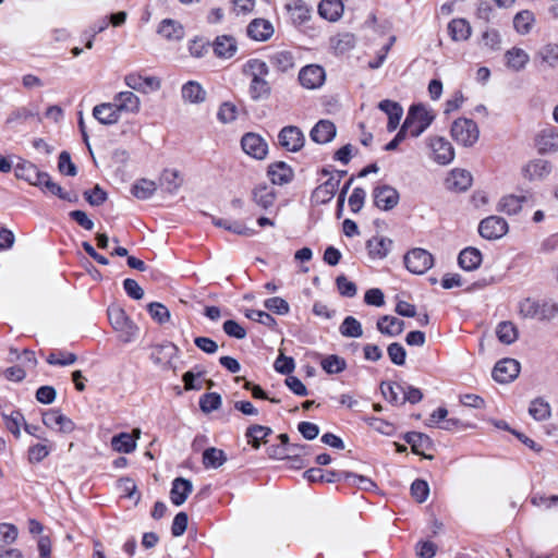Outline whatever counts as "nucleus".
<instances>
[{
    "mask_svg": "<svg viewBox=\"0 0 558 558\" xmlns=\"http://www.w3.org/2000/svg\"><path fill=\"white\" fill-rule=\"evenodd\" d=\"M242 73L250 78L248 94L252 100L267 99L271 95V85L267 81L269 65L257 58L248 59Z\"/></svg>",
    "mask_w": 558,
    "mask_h": 558,
    "instance_id": "f257e3e1",
    "label": "nucleus"
},
{
    "mask_svg": "<svg viewBox=\"0 0 558 558\" xmlns=\"http://www.w3.org/2000/svg\"><path fill=\"white\" fill-rule=\"evenodd\" d=\"M109 322L118 335V339L123 343L134 341L137 336V325L131 320L125 310L119 304H112L108 307Z\"/></svg>",
    "mask_w": 558,
    "mask_h": 558,
    "instance_id": "f03ea898",
    "label": "nucleus"
},
{
    "mask_svg": "<svg viewBox=\"0 0 558 558\" xmlns=\"http://www.w3.org/2000/svg\"><path fill=\"white\" fill-rule=\"evenodd\" d=\"M519 313L523 318L551 320L558 314V304L551 300L526 298L519 303Z\"/></svg>",
    "mask_w": 558,
    "mask_h": 558,
    "instance_id": "7ed1b4c3",
    "label": "nucleus"
},
{
    "mask_svg": "<svg viewBox=\"0 0 558 558\" xmlns=\"http://www.w3.org/2000/svg\"><path fill=\"white\" fill-rule=\"evenodd\" d=\"M434 118L424 106L416 105L410 108L403 125L410 136L417 137L432 124Z\"/></svg>",
    "mask_w": 558,
    "mask_h": 558,
    "instance_id": "20e7f679",
    "label": "nucleus"
},
{
    "mask_svg": "<svg viewBox=\"0 0 558 558\" xmlns=\"http://www.w3.org/2000/svg\"><path fill=\"white\" fill-rule=\"evenodd\" d=\"M452 138L465 147L473 146L480 136L477 124L466 118H459L453 121L450 130Z\"/></svg>",
    "mask_w": 558,
    "mask_h": 558,
    "instance_id": "39448f33",
    "label": "nucleus"
},
{
    "mask_svg": "<svg viewBox=\"0 0 558 558\" xmlns=\"http://www.w3.org/2000/svg\"><path fill=\"white\" fill-rule=\"evenodd\" d=\"M434 264L433 255L424 248H413L404 255V265L416 275L425 274Z\"/></svg>",
    "mask_w": 558,
    "mask_h": 558,
    "instance_id": "423d86ee",
    "label": "nucleus"
},
{
    "mask_svg": "<svg viewBox=\"0 0 558 558\" xmlns=\"http://www.w3.org/2000/svg\"><path fill=\"white\" fill-rule=\"evenodd\" d=\"M269 64L278 74L292 72L296 66V52L292 49H278L267 57Z\"/></svg>",
    "mask_w": 558,
    "mask_h": 558,
    "instance_id": "0eeeda50",
    "label": "nucleus"
},
{
    "mask_svg": "<svg viewBox=\"0 0 558 558\" xmlns=\"http://www.w3.org/2000/svg\"><path fill=\"white\" fill-rule=\"evenodd\" d=\"M508 222L499 216H489L478 225V233L486 240H498L508 232Z\"/></svg>",
    "mask_w": 558,
    "mask_h": 558,
    "instance_id": "6e6552de",
    "label": "nucleus"
},
{
    "mask_svg": "<svg viewBox=\"0 0 558 558\" xmlns=\"http://www.w3.org/2000/svg\"><path fill=\"white\" fill-rule=\"evenodd\" d=\"M43 423L50 429L58 430L60 433L69 434L74 430V422L61 413L60 410L50 409L43 413Z\"/></svg>",
    "mask_w": 558,
    "mask_h": 558,
    "instance_id": "1a4fd4ad",
    "label": "nucleus"
},
{
    "mask_svg": "<svg viewBox=\"0 0 558 558\" xmlns=\"http://www.w3.org/2000/svg\"><path fill=\"white\" fill-rule=\"evenodd\" d=\"M325 78V70L318 64L305 65L299 72V82L307 89H316L320 87L324 84Z\"/></svg>",
    "mask_w": 558,
    "mask_h": 558,
    "instance_id": "9d476101",
    "label": "nucleus"
},
{
    "mask_svg": "<svg viewBox=\"0 0 558 558\" xmlns=\"http://www.w3.org/2000/svg\"><path fill=\"white\" fill-rule=\"evenodd\" d=\"M520 373V363L514 359H504L496 363L493 369V378L500 384L514 380Z\"/></svg>",
    "mask_w": 558,
    "mask_h": 558,
    "instance_id": "9b49d317",
    "label": "nucleus"
},
{
    "mask_svg": "<svg viewBox=\"0 0 558 558\" xmlns=\"http://www.w3.org/2000/svg\"><path fill=\"white\" fill-rule=\"evenodd\" d=\"M433 159L439 165H448L454 158V149L449 141L441 136L429 138Z\"/></svg>",
    "mask_w": 558,
    "mask_h": 558,
    "instance_id": "f8f14e48",
    "label": "nucleus"
},
{
    "mask_svg": "<svg viewBox=\"0 0 558 558\" xmlns=\"http://www.w3.org/2000/svg\"><path fill=\"white\" fill-rule=\"evenodd\" d=\"M278 141L288 151H299L304 145L305 137L298 126L289 125L279 132Z\"/></svg>",
    "mask_w": 558,
    "mask_h": 558,
    "instance_id": "ddd939ff",
    "label": "nucleus"
},
{
    "mask_svg": "<svg viewBox=\"0 0 558 558\" xmlns=\"http://www.w3.org/2000/svg\"><path fill=\"white\" fill-rule=\"evenodd\" d=\"M374 204L381 210H390L399 203L398 191L390 185L376 186L373 191Z\"/></svg>",
    "mask_w": 558,
    "mask_h": 558,
    "instance_id": "4468645a",
    "label": "nucleus"
},
{
    "mask_svg": "<svg viewBox=\"0 0 558 558\" xmlns=\"http://www.w3.org/2000/svg\"><path fill=\"white\" fill-rule=\"evenodd\" d=\"M289 19L295 27L306 24L312 17V7L304 0H291L286 4Z\"/></svg>",
    "mask_w": 558,
    "mask_h": 558,
    "instance_id": "2eb2a0df",
    "label": "nucleus"
},
{
    "mask_svg": "<svg viewBox=\"0 0 558 558\" xmlns=\"http://www.w3.org/2000/svg\"><path fill=\"white\" fill-rule=\"evenodd\" d=\"M534 144L538 154H554L558 151V132L554 128H546L536 134Z\"/></svg>",
    "mask_w": 558,
    "mask_h": 558,
    "instance_id": "dca6fc26",
    "label": "nucleus"
},
{
    "mask_svg": "<svg viewBox=\"0 0 558 558\" xmlns=\"http://www.w3.org/2000/svg\"><path fill=\"white\" fill-rule=\"evenodd\" d=\"M242 149L255 159H263L268 151V145L264 138L255 133H246L241 140Z\"/></svg>",
    "mask_w": 558,
    "mask_h": 558,
    "instance_id": "f3484780",
    "label": "nucleus"
},
{
    "mask_svg": "<svg viewBox=\"0 0 558 558\" xmlns=\"http://www.w3.org/2000/svg\"><path fill=\"white\" fill-rule=\"evenodd\" d=\"M534 62L543 69H555L558 66V44L547 43L534 54Z\"/></svg>",
    "mask_w": 558,
    "mask_h": 558,
    "instance_id": "a211bd4d",
    "label": "nucleus"
},
{
    "mask_svg": "<svg viewBox=\"0 0 558 558\" xmlns=\"http://www.w3.org/2000/svg\"><path fill=\"white\" fill-rule=\"evenodd\" d=\"M551 169V163L548 160L537 158L524 165L522 173L530 181L543 180L550 174Z\"/></svg>",
    "mask_w": 558,
    "mask_h": 558,
    "instance_id": "6ab92c4d",
    "label": "nucleus"
},
{
    "mask_svg": "<svg viewBox=\"0 0 558 558\" xmlns=\"http://www.w3.org/2000/svg\"><path fill=\"white\" fill-rule=\"evenodd\" d=\"M274 26L266 19H254L246 27L247 36L255 41H266L274 35Z\"/></svg>",
    "mask_w": 558,
    "mask_h": 558,
    "instance_id": "aec40b11",
    "label": "nucleus"
},
{
    "mask_svg": "<svg viewBox=\"0 0 558 558\" xmlns=\"http://www.w3.org/2000/svg\"><path fill=\"white\" fill-rule=\"evenodd\" d=\"M93 117L104 125H112L121 119L113 100L110 102H101L93 108Z\"/></svg>",
    "mask_w": 558,
    "mask_h": 558,
    "instance_id": "412c9836",
    "label": "nucleus"
},
{
    "mask_svg": "<svg viewBox=\"0 0 558 558\" xmlns=\"http://www.w3.org/2000/svg\"><path fill=\"white\" fill-rule=\"evenodd\" d=\"M446 187L453 192H464L472 185V175L463 169H453L446 179Z\"/></svg>",
    "mask_w": 558,
    "mask_h": 558,
    "instance_id": "4be33fe9",
    "label": "nucleus"
},
{
    "mask_svg": "<svg viewBox=\"0 0 558 558\" xmlns=\"http://www.w3.org/2000/svg\"><path fill=\"white\" fill-rule=\"evenodd\" d=\"M378 108L388 117L387 130L389 132L395 131L403 114L401 105L397 101L385 99L378 104Z\"/></svg>",
    "mask_w": 558,
    "mask_h": 558,
    "instance_id": "5701e85b",
    "label": "nucleus"
},
{
    "mask_svg": "<svg viewBox=\"0 0 558 558\" xmlns=\"http://www.w3.org/2000/svg\"><path fill=\"white\" fill-rule=\"evenodd\" d=\"M336 133V125L331 121L320 120L314 125L310 136L315 143L326 144L333 140Z\"/></svg>",
    "mask_w": 558,
    "mask_h": 558,
    "instance_id": "b1692460",
    "label": "nucleus"
},
{
    "mask_svg": "<svg viewBox=\"0 0 558 558\" xmlns=\"http://www.w3.org/2000/svg\"><path fill=\"white\" fill-rule=\"evenodd\" d=\"M119 113L136 112L140 108V98L131 90L120 92L113 97Z\"/></svg>",
    "mask_w": 558,
    "mask_h": 558,
    "instance_id": "393cba45",
    "label": "nucleus"
},
{
    "mask_svg": "<svg viewBox=\"0 0 558 558\" xmlns=\"http://www.w3.org/2000/svg\"><path fill=\"white\" fill-rule=\"evenodd\" d=\"M404 440L411 446L412 451L415 454L423 456L424 458L430 459V456L425 454V450H430L433 447L432 439L422 433L410 432L404 435Z\"/></svg>",
    "mask_w": 558,
    "mask_h": 558,
    "instance_id": "a878e982",
    "label": "nucleus"
},
{
    "mask_svg": "<svg viewBox=\"0 0 558 558\" xmlns=\"http://www.w3.org/2000/svg\"><path fill=\"white\" fill-rule=\"evenodd\" d=\"M392 246V241L385 236H373L366 242V248L372 259L385 258Z\"/></svg>",
    "mask_w": 558,
    "mask_h": 558,
    "instance_id": "bb28decb",
    "label": "nucleus"
},
{
    "mask_svg": "<svg viewBox=\"0 0 558 558\" xmlns=\"http://www.w3.org/2000/svg\"><path fill=\"white\" fill-rule=\"evenodd\" d=\"M252 199L262 209L272 207L276 201V191L272 186L259 184L252 191Z\"/></svg>",
    "mask_w": 558,
    "mask_h": 558,
    "instance_id": "cd10ccee",
    "label": "nucleus"
},
{
    "mask_svg": "<svg viewBox=\"0 0 558 558\" xmlns=\"http://www.w3.org/2000/svg\"><path fill=\"white\" fill-rule=\"evenodd\" d=\"M505 60L508 69L520 72L525 69L530 61V56L522 48L512 47L505 52Z\"/></svg>",
    "mask_w": 558,
    "mask_h": 558,
    "instance_id": "c85d7f7f",
    "label": "nucleus"
},
{
    "mask_svg": "<svg viewBox=\"0 0 558 558\" xmlns=\"http://www.w3.org/2000/svg\"><path fill=\"white\" fill-rule=\"evenodd\" d=\"M44 173L45 172L39 171V169L29 161H23L15 167V177L35 186L40 185L41 175H44Z\"/></svg>",
    "mask_w": 558,
    "mask_h": 558,
    "instance_id": "c756f323",
    "label": "nucleus"
},
{
    "mask_svg": "<svg viewBox=\"0 0 558 558\" xmlns=\"http://www.w3.org/2000/svg\"><path fill=\"white\" fill-rule=\"evenodd\" d=\"M179 349L171 342H165L151 348L150 359L155 364H168L178 354Z\"/></svg>",
    "mask_w": 558,
    "mask_h": 558,
    "instance_id": "7c9ffc66",
    "label": "nucleus"
},
{
    "mask_svg": "<svg viewBox=\"0 0 558 558\" xmlns=\"http://www.w3.org/2000/svg\"><path fill=\"white\" fill-rule=\"evenodd\" d=\"M339 190V186L337 185V180L328 179L319 184L312 193V201L316 204H327L330 202L337 191Z\"/></svg>",
    "mask_w": 558,
    "mask_h": 558,
    "instance_id": "2f4dec72",
    "label": "nucleus"
},
{
    "mask_svg": "<svg viewBox=\"0 0 558 558\" xmlns=\"http://www.w3.org/2000/svg\"><path fill=\"white\" fill-rule=\"evenodd\" d=\"M181 96L185 102L202 104L206 100L207 93L196 81H189L182 85Z\"/></svg>",
    "mask_w": 558,
    "mask_h": 558,
    "instance_id": "473e14b6",
    "label": "nucleus"
},
{
    "mask_svg": "<svg viewBox=\"0 0 558 558\" xmlns=\"http://www.w3.org/2000/svg\"><path fill=\"white\" fill-rule=\"evenodd\" d=\"M193 486L191 481L177 477L172 482V487L170 490V499L171 502L175 506H181L186 500L187 496L192 493Z\"/></svg>",
    "mask_w": 558,
    "mask_h": 558,
    "instance_id": "72a5a7b5",
    "label": "nucleus"
},
{
    "mask_svg": "<svg viewBox=\"0 0 558 558\" xmlns=\"http://www.w3.org/2000/svg\"><path fill=\"white\" fill-rule=\"evenodd\" d=\"M482 263V253L480 250L475 247H465L462 250L458 256L459 266L466 270L472 271L477 269Z\"/></svg>",
    "mask_w": 558,
    "mask_h": 558,
    "instance_id": "f704fd0d",
    "label": "nucleus"
},
{
    "mask_svg": "<svg viewBox=\"0 0 558 558\" xmlns=\"http://www.w3.org/2000/svg\"><path fill=\"white\" fill-rule=\"evenodd\" d=\"M213 49L218 58L229 59L235 54L238 47L232 36L221 35L215 39Z\"/></svg>",
    "mask_w": 558,
    "mask_h": 558,
    "instance_id": "c9c22d12",
    "label": "nucleus"
},
{
    "mask_svg": "<svg viewBox=\"0 0 558 558\" xmlns=\"http://www.w3.org/2000/svg\"><path fill=\"white\" fill-rule=\"evenodd\" d=\"M268 177L274 184L282 185L293 178L292 169L283 161L271 163L268 167Z\"/></svg>",
    "mask_w": 558,
    "mask_h": 558,
    "instance_id": "e433bc0d",
    "label": "nucleus"
},
{
    "mask_svg": "<svg viewBox=\"0 0 558 558\" xmlns=\"http://www.w3.org/2000/svg\"><path fill=\"white\" fill-rule=\"evenodd\" d=\"M377 329L383 335L396 337L403 331L404 322L397 317L385 315L377 320Z\"/></svg>",
    "mask_w": 558,
    "mask_h": 558,
    "instance_id": "4c0bfd02",
    "label": "nucleus"
},
{
    "mask_svg": "<svg viewBox=\"0 0 558 558\" xmlns=\"http://www.w3.org/2000/svg\"><path fill=\"white\" fill-rule=\"evenodd\" d=\"M318 13L322 17L336 22L343 13V4L341 0H322L318 5Z\"/></svg>",
    "mask_w": 558,
    "mask_h": 558,
    "instance_id": "58836bf2",
    "label": "nucleus"
},
{
    "mask_svg": "<svg viewBox=\"0 0 558 558\" xmlns=\"http://www.w3.org/2000/svg\"><path fill=\"white\" fill-rule=\"evenodd\" d=\"M158 33L168 40H180L184 37V27L178 21L166 19L160 23Z\"/></svg>",
    "mask_w": 558,
    "mask_h": 558,
    "instance_id": "ea45409f",
    "label": "nucleus"
},
{
    "mask_svg": "<svg viewBox=\"0 0 558 558\" xmlns=\"http://www.w3.org/2000/svg\"><path fill=\"white\" fill-rule=\"evenodd\" d=\"M133 436H135L136 438L140 437L138 428L133 429V435L122 433L120 435L112 437L111 446H112L113 450H116L118 452H125V453L134 450L136 447V442H135V439Z\"/></svg>",
    "mask_w": 558,
    "mask_h": 558,
    "instance_id": "a19ab883",
    "label": "nucleus"
},
{
    "mask_svg": "<svg viewBox=\"0 0 558 558\" xmlns=\"http://www.w3.org/2000/svg\"><path fill=\"white\" fill-rule=\"evenodd\" d=\"M526 201L524 195H506L499 201L497 209L507 215H517Z\"/></svg>",
    "mask_w": 558,
    "mask_h": 558,
    "instance_id": "79ce46f5",
    "label": "nucleus"
},
{
    "mask_svg": "<svg viewBox=\"0 0 558 558\" xmlns=\"http://www.w3.org/2000/svg\"><path fill=\"white\" fill-rule=\"evenodd\" d=\"M535 23V15L530 10H522L513 17V27L520 35H527Z\"/></svg>",
    "mask_w": 558,
    "mask_h": 558,
    "instance_id": "37998d69",
    "label": "nucleus"
},
{
    "mask_svg": "<svg viewBox=\"0 0 558 558\" xmlns=\"http://www.w3.org/2000/svg\"><path fill=\"white\" fill-rule=\"evenodd\" d=\"M51 450H52V444L47 438H44L43 442L33 445L28 448V451H27L28 462L32 464L41 462L44 459H46L50 454Z\"/></svg>",
    "mask_w": 558,
    "mask_h": 558,
    "instance_id": "c03bdc74",
    "label": "nucleus"
},
{
    "mask_svg": "<svg viewBox=\"0 0 558 558\" xmlns=\"http://www.w3.org/2000/svg\"><path fill=\"white\" fill-rule=\"evenodd\" d=\"M448 32L456 41L466 40L471 36V26L463 19H454L448 24Z\"/></svg>",
    "mask_w": 558,
    "mask_h": 558,
    "instance_id": "a18cd8bd",
    "label": "nucleus"
},
{
    "mask_svg": "<svg viewBox=\"0 0 558 558\" xmlns=\"http://www.w3.org/2000/svg\"><path fill=\"white\" fill-rule=\"evenodd\" d=\"M272 433L270 427L264 425H252L246 429L245 437L247 438V442L252 445L255 449H258L260 446V441L265 440L267 436Z\"/></svg>",
    "mask_w": 558,
    "mask_h": 558,
    "instance_id": "49530a36",
    "label": "nucleus"
},
{
    "mask_svg": "<svg viewBox=\"0 0 558 558\" xmlns=\"http://www.w3.org/2000/svg\"><path fill=\"white\" fill-rule=\"evenodd\" d=\"M226 460L227 457L221 449L210 447L203 452V464L206 469H218Z\"/></svg>",
    "mask_w": 558,
    "mask_h": 558,
    "instance_id": "de8ad7c7",
    "label": "nucleus"
},
{
    "mask_svg": "<svg viewBox=\"0 0 558 558\" xmlns=\"http://www.w3.org/2000/svg\"><path fill=\"white\" fill-rule=\"evenodd\" d=\"M320 366L327 374L335 375L347 368V362L343 357L337 354H330L322 360Z\"/></svg>",
    "mask_w": 558,
    "mask_h": 558,
    "instance_id": "09e8293b",
    "label": "nucleus"
},
{
    "mask_svg": "<svg viewBox=\"0 0 558 558\" xmlns=\"http://www.w3.org/2000/svg\"><path fill=\"white\" fill-rule=\"evenodd\" d=\"M339 332L347 338H360L363 335V329L355 317L347 316L339 327Z\"/></svg>",
    "mask_w": 558,
    "mask_h": 558,
    "instance_id": "8fccbe9b",
    "label": "nucleus"
},
{
    "mask_svg": "<svg viewBox=\"0 0 558 558\" xmlns=\"http://www.w3.org/2000/svg\"><path fill=\"white\" fill-rule=\"evenodd\" d=\"M500 342L511 344L518 339V329L511 322H501L496 329Z\"/></svg>",
    "mask_w": 558,
    "mask_h": 558,
    "instance_id": "3c124183",
    "label": "nucleus"
},
{
    "mask_svg": "<svg viewBox=\"0 0 558 558\" xmlns=\"http://www.w3.org/2000/svg\"><path fill=\"white\" fill-rule=\"evenodd\" d=\"M3 420L8 430L15 437H20L21 426L26 423L23 414L20 411H11L9 414L3 413Z\"/></svg>",
    "mask_w": 558,
    "mask_h": 558,
    "instance_id": "603ef678",
    "label": "nucleus"
},
{
    "mask_svg": "<svg viewBox=\"0 0 558 558\" xmlns=\"http://www.w3.org/2000/svg\"><path fill=\"white\" fill-rule=\"evenodd\" d=\"M182 184V179L177 170H165L160 178V185L169 193H174Z\"/></svg>",
    "mask_w": 558,
    "mask_h": 558,
    "instance_id": "864d4df0",
    "label": "nucleus"
},
{
    "mask_svg": "<svg viewBox=\"0 0 558 558\" xmlns=\"http://www.w3.org/2000/svg\"><path fill=\"white\" fill-rule=\"evenodd\" d=\"M147 312L151 319L159 325H162L169 322L171 315L166 305L159 302H151L147 304Z\"/></svg>",
    "mask_w": 558,
    "mask_h": 558,
    "instance_id": "5fc2aeb1",
    "label": "nucleus"
},
{
    "mask_svg": "<svg viewBox=\"0 0 558 558\" xmlns=\"http://www.w3.org/2000/svg\"><path fill=\"white\" fill-rule=\"evenodd\" d=\"M215 225L239 235L253 236L254 234H256V231L254 229L248 228L239 221L219 219L215 222Z\"/></svg>",
    "mask_w": 558,
    "mask_h": 558,
    "instance_id": "6e6d98bb",
    "label": "nucleus"
},
{
    "mask_svg": "<svg viewBox=\"0 0 558 558\" xmlns=\"http://www.w3.org/2000/svg\"><path fill=\"white\" fill-rule=\"evenodd\" d=\"M77 356L72 352L53 351L49 353L46 361L50 365L68 366L76 362Z\"/></svg>",
    "mask_w": 558,
    "mask_h": 558,
    "instance_id": "4d7b16f0",
    "label": "nucleus"
},
{
    "mask_svg": "<svg viewBox=\"0 0 558 558\" xmlns=\"http://www.w3.org/2000/svg\"><path fill=\"white\" fill-rule=\"evenodd\" d=\"M36 112L28 107H19L10 112L7 118V124L16 125L25 123L28 119L34 118Z\"/></svg>",
    "mask_w": 558,
    "mask_h": 558,
    "instance_id": "13d9d810",
    "label": "nucleus"
},
{
    "mask_svg": "<svg viewBox=\"0 0 558 558\" xmlns=\"http://www.w3.org/2000/svg\"><path fill=\"white\" fill-rule=\"evenodd\" d=\"M530 415L536 421H544L550 415V407L543 399H535L529 408Z\"/></svg>",
    "mask_w": 558,
    "mask_h": 558,
    "instance_id": "bf43d9fd",
    "label": "nucleus"
},
{
    "mask_svg": "<svg viewBox=\"0 0 558 558\" xmlns=\"http://www.w3.org/2000/svg\"><path fill=\"white\" fill-rule=\"evenodd\" d=\"M38 187L46 189L47 192L60 197L61 199H65L69 202L72 201L70 195L63 192V189L59 184L54 183L47 172H45L44 175H41L40 185H38Z\"/></svg>",
    "mask_w": 558,
    "mask_h": 558,
    "instance_id": "052dcab7",
    "label": "nucleus"
},
{
    "mask_svg": "<svg viewBox=\"0 0 558 558\" xmlns=\"http://www.w3.org/2000/svg\"><path fill=\"white\" fill-rule=\"evenodd\" d=\"M380 390L385 399L390 403L401 402L400 395L403 393V386L400 384L383 381L380 384Z\"/></svg>",
    "mask_w": 558,
    "mask_h": 558,
    "instance_id": "680f3d73",
    "label": "nucleus"
},
{
    "mask_svg": "<svg viewBox=\"0 0 558 558\" xmlns=\"http://www.w3.org/2000/svg\"><path fill=\"white\" fill-rule=\"evenodd\" d=\"M221 405V397L217 392H208L201 397L199 408L205 413L218 410Z\"/></svg>",
    "mask_w": 558,
    "mask_h": 558,
    "instance_id": "e2e57ef3",
    "label": "nucleus"
},
{
    "mask_svg": "<svg viewBox=\"0 0 558 558\" xmlns=\"http://www.w3.org/2000/svg\"><path fill=\"white\" fill-rule=\"evenodd\" d=\"M387 353L395 365L402 366L405 364L407 352L400 343H390L387 348Z\"/></svg>",
    "mask_w": 558,
    "mask_h": 558,
    "instance_id": "0e129e2a",
    "label": "nucleus"
},
{
    "mask_svg": "<svg viewBox=\"0 0 558 558\" xmlns=\"http://www.w3.org/2000/svg\"><path fill=\"white\" fill-rule=\"evenodd\" d=\"M264 306L278 315H287L290 311V306L286 300L279 296L267 299L264 302Z\"/></svg>",
    "mask_w": 558,
    "mask_h": 558,
    "instance_id": "69168bd1",
    "label": "nucleus"
},
{
    "mask_svg": "<svg viewBox=\"0 0 558 558\" xmlns=\"http://www.w3.org/2000/svg\"><path fill=\"white\" fill-rule=\"evenodd\" d=\"M238 109L232 102H223L218 110L217 118L222 123H230L236 119Z\"/></svg>",
    "mask_w": 558,
    "mask_h": 558,
    "instance_id": "338daca9",
    "label": "nucleus"
},
{
    "mask_svg": "<svg viewBox=\"0 0 558 558\" xmlns=\"http://www.w3.org/2000/svg\"><path fill=\"white\" fill-rule=\"evenodd\" d=\"M339 293L345 298H353L356 292V284L350 281L345 276L341 275L336 279Z\"/></svg>",
    "mask_w": 558,
    "mask_h": 558,
    "instance_id": "774afa93",
    "label": "nucleus"
}]
</instances>
